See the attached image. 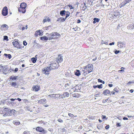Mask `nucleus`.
Wrapping results in <instances>:
<instances>
[{
  "label": "nucleus",
  "instance_id": "1",
  "mask_svg": "<svg viewBox=\"0 0 134 134\" xmlns=\"http://www.w3.org/2000/svg\"><path fill=\"white\" fill-rule=\"evenodd\" d=\"M16 111L14 109L9 108H0V114H3L4 116H10L14 115Z\"/></svg>",
  "mask_w": 134,
  "mask_h": 134
},
{
  "label": "nucleus",
  "instance_id": "2",
  "mask_svg": "<svg viewBox=\"0 0 134 134\" xmlns=\"http://www.w3.org/2000/svg\"><path fill=\"white\" fill-rule=\"evenodd\" d=\"M93 69V66L92 64H88L87 65L84 66L82 69L83 74L86 75L92 72Z\"/></svg>",
  "mask_w": 134,
  "mask_h": 134
},
{
  "label": "nucleus",
  "instance_id": "3",
  "mask_svg": "<svg viewBox=\"0 0 134 134\" xmlns=\"http://www.w3.org/2000/svg\"><path fill=\"white\" fill-rule=\"evenodd\" d=\"M49 40H56L59 38L60 36V35L57 32H53L48 35Z\"/></svg>",
  "mask_w": 134,
  "mask_h": 134
},
{
  "label": "nucleus",
  "instance_id": "4",
  "mask_svg": "<svg viewBox=\"0 0 134 134\" xmlns=\"http://www.w3.org/2000/svg\"><path fill=\"white\" fill-rule=\"evenodd\" d=\"M27 7V4L25 2L21 3L20 7L18 8V11L23 13H25L26 11V8Z\"/></svg>",
  "mask_w": 134,
  "mask_h": 134
},
{
  "label": "nucleus",
  "instance_id": "5",
  "mask_svg": "<svg viewBox=\"0 0 134 134\" xmlns=\"http://www.w3.org/2000/svg\"><path fill=\"white\" fill-rule=\"evenodd\" d=\"M120 14L119 12L117 11L113 10L111 11L109 14V15L111 18H114L115 17L117 16Z\"/></svg>",
  "mask_w": 134,
  "mask_h": 134
},
{
  "label": "nucleus",
  "instance_id": "6",
  "mask_svg": "<svg viewBox=\"0 0 134 134\" xmlns=\"http://www.w3.org/2000/svg\"><path fill=\"white\" fill-rule=\"evenodd\" d=\"M52 69L51 67L49 66V67H47L43 68V72L46 75H48L49 74V72Z\"/></svg>",
  "mask_w": 134,
  "mask_h": 134
},
{
  "label": "nucleus",
  "instance_id": "7",
  "mask_svg": "<svg viewBox=\"0 0 134 134\" xmlns=\"http://www.w3.org/2000/svg\"><path fill=\"white\" fill-rule=\"evenodd\" d=\"M36 130L37 132H42V134H46L47 132L41 127H37Z\"/></svg>",
  "mask_w": 134,
  "mask_h": 134
},
{
  "label": "nucleus",
  "instance_id": "8",
  "mask_svg": "<svg viewBox=\"0 0 134 134\" xmlns=\"http://www.w3.org/2000/svg\"><path fill=\"white\" fill-rule=\"evenodd\" d=\"M12 44L15 47L18 48L20 49L22 48V46L19 44L17 41L14 40L12 42Z\"/></svg>",
  "mask_w": 134,
  "mask_h": 134
},
{
  "label": "nucleus",
  "instance_id": "9",
  "mask_svg": "<svg viewBox=\"0 0 134 134\" xmlns=\"http://www.w3.org/2000/svg\"><path fill=\"white\" fill-rule=\"evenodd\" d=\"M59 66V64L57 62V63L54 62L51 64L50 66L52 69H53L57 68Z\"/></svg>",
  "mask_w": 134,
  "mask_h": 134
},
{
  "label": "nucleus",
  "instance_id": "10",
  "mask_svg": "<svg viewBox=\"0 0 134 134\" xmlns=\"http://www.w3.org/2000/svg\"><path fill=\"white\" fill-rule=\"evenodd\" d=\"M8 9L7 7L5 6L3 8L2 12V14L4 16L7 15L8 14Z\"/></svg>",
  "mask_w": 134,
  "mask_h": 134
},
{
  "label": "nucleus",
  "instance_id": "11",
  "mask_svg": "<svg viewBox=\"0 0 134 134\" xmlns=\"http://www.w3.org/2000/svg\"><path fill=\"white\" fill-rule=\"evenodd\" d=\"M63 61V56L61 55L60 54L58 55L56 59V61L59 64V63L62 62Z\"/></svg>",
  "mask_w": 134,
  "mask_h": 134
},
{
  "label": "nucleus",
  "instance_id": "12",
  "mask_svg": "<svg viewBox=\"0 0 134 134\" xmlns=\"http://www.w3.org/2000/svg\"><path fill=\"white\" fill-rule=\"evenodd\" d=\"M132 0H126V2H123L121 3L119 5V7L120 8H121L122 7L125 6L127 3H129Z\"/></svg>",
  "mask_w": 134,
  "mask_h": 134
},
{
  "label": "nucleus",
  "instance_id": "13",
  "mask_svg": "<svg viewBox=\"0 0 134 134\" xmlns=\"http://www.w3.org/2000/svg\"><path fill=\"white\" fill-rule=\"evenodd\" d=\"M40 89V86L38 85H35L32 87V90L33 91H37Z\"/></svg>",
  "mask_w": 134,
  "mask_h": 134
},
{
  "label": "nucleus",
  "instance_id": "14",
  "mask_svg": "<svg viewBox=\"0 0 134 134\" xmlns=\"http://www.w3.org/2000/svg\"><path fill=\"white\" fill-rule=\"evenodd\" d=\"M48 96L50 97L54 98H59L60 96V95L59 94H50Z\"/></svg>",
  "mask_w": 134,
  "mask_h": 134
},
{
  "label": "nucleus",
  "instance_id": "15",
  "mask_svg": "<svg viewBox=\"0 0 134 134\" xmlns=\"http://www.w3.org/2000/svg\"><path fill=\"white\" fill-rule=\"evenodd\" d=\"M8 29V26L5 24H3L1 27V30L2 31L7 30Z\"/></svg>",
  "mask_w": 134,
  "mask_h": 134
},
{
  "label": "nucleus",
  "instance_id": "16",
  "mask_svg": "<svg viewBox=\"0 0 134 134\" xmlns=\"http://www.w3.org/2000/svg\"><path fill=\"white\" fill-rule=\"evenodd\" d=\"M42 32H40V30H38L35 33V35L36 36H37L38 35L42 36Z\"/></svg>",
  "mask_w": 134,
  "mask_h": 134
},
{
  "label": "nucleus",
  "instance_id": "17",
  "mask_svg": "<svg viewBox=\"0 0 134 134\" xmlns=\"http://www.w3.org/2000/svg\"><path fill=\"white\" fill-rule=\"evenodd\" d=\"M46 101V99L45 98L41 99L38 100V103L40 104H43Z\"/></svg>",
  "mask_w": 134,
  "mask_h": 134
},
{
  "label": "nucleus",
  "instance_id": "18",
  "mask_svg": "<svg viewBox=\"0 0 134 134\" xmlns=\"http://www.w3.org/2000/svg\"><path fill=\"white\" fill-rule=\"evenodd\" d=\"M70 95L69 93L68 92H65L62 95V97L63 98H65L68 97Z\"/></svg>",
  "mask_w": 134,
  "mask_h": 134
},
{
  "label": "nucleus",
  "instance_id": "19",
  "mask_svg": "<svg viewBox=\"0 0 134 134\" xmlns=\"http://www.w3.org/2000/svg\"><path fill=\"white\" fill-rule=\"evenodd\" d=\"M110 91L108 90H106L103 92V93L104 94L107 95L110 93Z\"/></svg>",
  "mask_w": 134,
  "mask_h": 134
},
{
  "label": "nucleus",
  "instance_id": "20",
  "mask_svg": "<svg viewBox=\"0 0 134 134\" xmlns=\"http://www.w3.org/2000/svg\"><path fill=\"white\" fill-rule=\"evenodd\" d=\"M50 20V19L49 17L46 16L45 17V18L43 20V23H45L47 21L49 22Z\"/></svg>",
  "mask_w": 134,
  "mask_h": 134
},
{
  "label": "nucleus",
  "instance_id": "21",
  "mask_svg": "<svg viewBox=\"0 0 134 134\" xmlns=\"http://www.w3.org/2000/svg\"><path fill=\"white\" fill-rule=\"evenodd\" d=\"M73 97L76 98H79L80 97L81 95L80 94L77 93H75L72 95Z\"/></svg>",
  "mask_w": 134,
  "mask_h": 134
},
{
  "label": "nucleus",
  "instance_id": "22",
  "mask_svg": "<svg viewBox=\"0 0 134 134\" xmlns=\"http://www.w3.org/2000/svg\"><path fill=\"white\" fill-rule=\"evenodd\" d=\"M102 85L101 84L100 85H94L93 86V87L94 88H96L98 87L99 89H101L102 88Z\"/></svg>",
  "mask_w": 134,
  "mask_h": 134
},
{
  "label": "nucleus",
  "instance_id": "23",
  "mask_svg": "<svg viewBox=\"0 0 134 134\" xmlns=\"http://www.w3.org/2000/svg\"><path fill=\"white\" fill-rule=\"evenodd\" d=\"M66 19L63 17L60 18H58L57 20V21H64Z\"/></svg>",
  "mask_w": 134,
  "mask_h": 134
},
{
  "label": "nucleus",
  "instance_id": "24",
  "mask_svg": "<svg viewBox=\"0 0 134 134\" xmlns=\"http://www.w3.org/2000/svg\"><path fill=\"white\" fill-rule=\"evenodd\" d=\"M66 11L65 10H63L60 11V14L63 16H64L65 14Z\"/></svg>",
  "mask_w": 134,
  "mask_h": 134
},
{
  "label": "nucleus",
  "instance_id": "25",
  "mask_svg": "<svg viewBox=\"0 0 134 134\" xmlns=\"http://www.w3.org/2000/svg\"><path fill=\"white\" fill-rule=\"evenodd\" d=\"M40 39L41 40H49V38L48 36V37H47L46 36L42 37H40Z\"/></svg>",
  "mask_w": 134,
  "mask_h": 134
},
{
  "label": "nucleus",
  "instance_id": "26",
  "mask_svg": "<svg viewBox=\"0 0 134 134\" xmlns=\"http://www.w3.org/2000/svg\"><path fill=\"white\" fill-rule=\"evenodd\" d=\"M13 123L15 125H19L20 124V122L18 121H14L13 122Z\"/></svg>",
  "mask_w": 134,
  "mask_h": 134
},
{
  "label": "nucleus",
  "instance_id": "27",
  "mask_svg": "<svg viewBox=\"0 0 134 134\" xmlns=\"http://www.w3.org/2000/svg\"><path fill=\"white\" fill-rule=\"evenodd\" d=\"M128 29H134V24L129 25L128 27Z\"/></svg>",
  "mask_w": 134,
  "mask_h": 134
},
{
  "label": "nucleus",
  "instance_id": "28",
  "mask_svg": "<svg viewBox=\"0 0 134 134\" xmlns=\"http://www.w3.org/2000/svg\"><path fill=\"white\" fill-rule=\"evenodd\" d=\"M93 20L94 21H93V23H96V22H98L99 21V19L96 18H94L93 19Z\"/></svg>",
  "mask_w": 134,
  "mask_h": 134
},
{
  "label": "nucleus",
  "instance_id": "29",
  "mask_svg": "<svg viewBox=\"0 0 134 134\" xmlns=\"http://www.w3.org/2000/svg\"><path fill=\"white\" fill-rule=\"evenodd\" d=\"M37 59L36 58H32L31 59V60L33 63H35L36 62Z\"/></svg>",
  "mask_w": 134,
  "mask_h": 134
},
{
  "label": "nucleus",
  "instance_id": "30",
  "mask_svg": "<svg viewBox=\"0 0 134 134\" xmlns=\"http://www.w3.org/2000/svg\"><path fill=\"white\" fill-rule=\"evenodd\" d=\"M75 74L77 76H79L80 74V71L79 70H76V71L75 72Z\"/></svg>",
  "mask_w": 134,
  "mask_h": 134
},
{
  "label": "nucleus",
  "instance_id": "31",
  "mask_svg": "<svg viewBox=\"0 0 134 134\" xmlns=\"http://www.w3.org/2000/svg\"><path fill=\"white\" fill-rule=\"evenodd\" d=\"M4 55L6 57H7V56H8V58L9 59H10L12 57L11 55L10 54H4Z\"/></svg>",
  "mask_w": 134,
  "mask_h": 134
},
{
  "label": "nucleus",
  "instance_id": "32",
  "mask_svg": "<svg viewBox=\"0 0 134 134\" xmlns=\"http://www.w3.org/2000/svg\"><path fill=\"white\" fill-rule=\"evenodd\" d=\"M10 85L12 86L15 87L17 85V84L16 82H12L10 83Z\"/></svg>",
  "mask_w": 134,
  "mask_h": 134
},
{
  "label": "nucleus",
  "instance_id": "33",
  "mask_svg": "<svg viewBox=\"0 0 134 134\" xmlns=\"http://www.w3.org/2000/svg\"><path fill=\"white\" fill-rule=\"evenodd\" d=\"M16 79V76H12L10 77V79H12V80H15Z\"/></svg>",
  "mask_w": 134,
  "mask_h": 134
},
{
  "label": "nucleus",
  "instance_id": "34",
  "mask_svg": "<svg viewBox=\"0 0 134 134\" xmlns=\"http://www.w3.org/2000/svg\"><path fill=\"white\" fill-rule=\"evenodd\" d=\"M68 115L71 118H73L74 116L76 117L77 116L76 115V116H74L73 114L71 113H68Z\"/></svg>",
  "mask_w": 134,
  "mask_h": 134
},
{
  "label": "nucleus",
  "instance_id": "35",
  "mask_svg": "<svg viewBox=\"0 0 134 134\" xmlns=\"http://www.w3.org/2000/svg\"><path fill=\"white\" fill-rule=\"evenodd\" d=\"M67 14L66 15V16L65 17V19H66L70 15V13L69 12V11H67Z\"/></svg>",
  "mask_w": 134,
  "mask_h": 134
},
{
  "label": "nucleus",
  "instance_id": "36",
  "mask_svg": "<svg viewBox=\"0 0 134 134\" xmlns=\"http://www.w3.org/2000/svg\"><path fill=\"white\" fill-rule=\"evenodd\" d=\"M98 82H100L102 83L103 84H104L105 82L104 81L101 80L100 79H98Z\"/></svg>",
  "mask_w": 134,
  "mask_h": 134
},
{
  "label": "nucleus",
  "instance_id": "37",
  "mask_svg": "<svg viewBox=\"0 0 134 134\" xmlns=\"http://www.w3.org/2000/svg\"><path fill=\"white\" fill-rule=\"evenodd\" d=\"M23 134H30V132L28 131H24L23 132Z\"/></svg>",
  "mask_w": 134,
  "mask_h": 134
},
{
  "label": "nucleus",
  "instance_id": "38",
  "mask_svg": "<svg viewBox=\"0 0 134 134\" xmlns=\"http://www.w3.org/2000/svg\"><path fill=\"white\" fill-rule=\"evenodd\" d=\"M45 28L46 30H49L51 28V26H48L45 27Z\"/></svg>",
  "mask_w": 134,
  "mask_h": 134
},
{
  "label": "nucleus",
  "instance_id": "39",
  "mask_svg": "<svg viewBox=\"0 0 134 134\" xmlns=\"http://www.w3.org/2000/svg\"><path fill=\"white\" fill-rule=\"evenodd\" d=\"M114 90L116 92H118L119 91V90L118 89V88L117 87H115V88L114 89Z\"/></svg>",
  "mask_w": 134,
  "mask_h": 134
},
{
  "label": "nucleus",
  "instance_id": "40",
  "mask_svg": "<svg viewBox=\"0 0 134 134\" xmlns=\"http://www.w3.org/2000/svg\"><path fill=\"white\" fill-rule=\"evenodd\" d=\"M4 40H5L6 41H8V37L7 36H4Z\"/></svg>",
  "mask_w": 134,
  "mask_h": 134
},
{
  "label": "nucleus",
  "instance_id": "41",
  "mask_svg": "<svg viewBox=\"0 0 134 134\" xmlns=\"http://www.w3.org/2000/svg\"><path fill=\"white\" fill-rule=\"evenodd\" d=\"M67 6L69 7H70V9H74V7H73L71 5H70V4H69V5H67Z\"/></svg>",
  "mask_w": 134,
  "mask_h": 134
},
{
  "label": "nucleus",
  "instance_id": "42",
  "mask_svg": "<svg viewBox=\"0 0 134 134\" xmlns=\"http://www.w3.org/2000/svg\"><path fill=\"white\" fill-rule=\"evenodd\" d=\"M24 102L26 103V102H29V100L26 99H23Z\"/></svg>",
  "mask_w": 134,
  "mask_h": 134
},
{
  "label": "nucleus",
  "instance_id": "43",
  "mask_svg": "<svg viewBox=\"0 0 134 134\" xmlns=\"http://www.w3.org/2000/svg\"><path fill=\"white\" fill-rule=\"evenodd\" d=\"M23 44L24 46H25L27 45V43L25 41H23Z\"/></svg>",
  "mask_w": 134,
  "mask_h": 134
},
{
  "label": "nucleus",
  "instance_id": "44",
  "mask_svg": "<svg viewBox=\"0 0 134 134\" xmlns=\"http://www.w3.org/2000/svg\"><path fill=\"white\" fill-rule=\"evenodd\" d=\"M57 120L59 122H63V120L60 119H59Z\"/></svg>",
  "mask_w": 134,
  "mask_h": 134
},
{
  "label": "nucleus",
  "instance_id": "45",
  "mask_svg": "<svg viewBox=\"0 0 134 134\" xmlns=\"http://www.w3.org/2000/svg\"><path fill=\"white\" fill-rule=\"evenodd\" d=\"M109 128V125L106 126L105 127V129L107 130Z\"/></svg>",
  "mask_w": 134,
  "mask_h": 134
},
{
  "label": "nucleus",
  "instance_id": "46",
  "mask_svg": "<svg viewBox=\"0 0 134 134\" xmlns=\"http://www.w3.org/2000/svg\"><path fill=\"white\" fill-rule=\"evenodd\" d=\"M116 126L117 127H118L120 126L121 125H120V124L119 123H117L116 124Z\"/></svg>",
  "mask_w": 134,
  "mask_h": 134
},
{
  "label": "nucleus",
  "instance_id": "47",
  "mask_svg": "<svg viewBox=\"0 0 134 134\" xmlns=\"http://www.w3.org/2000/svg\"><path fill=\"white\" fill-rule=\"evenodd\" d=\"M44 122L43 121H39L38 122V123L39 124H41L42 123Z\"/></svg>",
  "mask_w": 134,
  "mask_h": 134
},
{
  "label": "nucleus",
  "instance_id": "48",
  "mask_svg": "<svg viewBox=\"0 0 134 134\" xmlns=\"http://www.w3.org/2000/svg\"><path fill=\"white\" fill-rule=\"evenodd\" d=\"M48 130L49 131L51 132H52L53 131V129L52 128H49L48 129Z\"/></svg>",
  "mask_w": 134,
  "mask_h": 134
},
{
  "label": "nucleus",
  "instance_id": "49",
  "mask_svg": "<svg viewBox=\"0 0 134 134\" xmlns=\"http://www.w3.org/2000/svg\"><path fill=\"white\" fill-rule=\"evenodd\" d=\"M132 83H134V82H132L129 81V82L127 83V85H129L130 84H131Z\"/></svg>",
  "mask_w": 134,
  "mask_h": 134
},
{
  "label": "nucleus",
  "instance_id": "50",
  "mask_svg": "<svg viewBox=\"0 0 134 134\" xmlns=\"http://www.w3.org/2000/svg\"><path fill=\"white\" fill-rule=\"evenodd\" d=\"M119 52V51H116L115 53V54H117Z\"/></svg>",
  "mask_w": 134,
  "mask_h": 134
},
{
  "label": "nucleus",
  "instance_id": "51",
  "mask_svg": "<svg viewBox=\"0 0 134 134\" xmlns=\"http://www.w3.org/2000/svg\"><path fill=\"white\" fill-rule=\"evenodd\" d=\"M108 86L110 87H112L113 86V85L112 84H109Z\"/></svg>",
  "mask_w": 134,
  "mask_h": 134
},
{
  "label": "nucleus",
  "instance_id": "52",
  "mask_svg": "<svg viewBox=\"0 0 134 134\" xmlns=\"http://www.w3.org/2000/svg\"><path fill=\"white\" fill-rule=\"evenodd\" d=\"M114 42H113L111 43H110L109 44V45L110 46L113 45H114Z\"/></svg>",
  "mask_w": 134,
  "mask_h": 134
},
{
  "label": "nucleus",
  "instance_id": "53",
  "mask_svg": "<svg viewBox=\"0 0 134 134\" xmlns=\"http://www.w3.org/2000/svg\"><path fill=\"white\" fill-rule=\"evenodd\" d=\"M81 21L80 20L78 19L77 21V23H79L81 22Z\"/></svg>",
  "mask_w": 134,
  "mask_h": 134
},
{
  "label": "nucleus",
  "instance_id": "54",
  "mask_svg": "<svg viewBox=\"0 0 134 134\" xmlns=\"http://www.w3.org/2000/svg\"><path fill=\"white\" fill-rule=\"evenodd\" d=\"M123 119L124 120H127L128 119L126 117H124L123 118Z\"/></svg>",
  "mask_w": 134,
  "mask_h": 134
},
{
  "label": "nucleus",
  "instance_id": "55",
  "mask_svg": "<svg viewBox=\"0 0 134 134\" xmlns=\"http://www.w3.org/2000/svg\"><path fill=\"white\" fill-rule=\"evenodd\" d=\"M18 70V69L17 68H16L15 69L14 71L16 72H17Z\"/></svg>",
  "mask_w": 134,
  "mask_h": 134
},
{
  "label": "nucleus",
  "instance_id": "56",
  "mask_svg": "<svg viewBox=\"0 0 134 134\" xmlns=\"http://www.w3.org/2000/svg\"><path fill=\"white\" fill-rule=\"evenodd\" d=\"M103 43L104 44H105L106 45H108V42H107L106 41H105Z\"/></svg>",
  "mask_w": 134,
  "mask_h": 134
},
{
  "label": "nucleus",
  "instance_id": "57",
  "mask_svg": "<svg viewBox=\"0 0 134 134\" xmlns=\"http://www.w3.org/2000/svg\"><path fill=\"white\" fill-rule=\"evenodd\" d=\"M133 90L132 89H131L130 90V92L131 93H132L133 92Z\"/></svg>",
  "mask_w": 134,
  "mask_h": 134
},
{
  "label": "nucleus",
  "instance_id": "58",
  "mask_svg": "<svg viewBox=\"0 0 134 134\" xmlns=\"http://www.w3.org/2000/svg\"><path fill=\"white\" fill-rule=\"evenodd\" d=\"M124 70H122V69L118 71L119 72H124Z\"/></svg>",
  "mask_w": 134,
  "mask_h": 134
},
{
  "label": "nucleus",
  "instance_id": "59",
  "mask_svg": "<svg viewBox=\"0 0 134 134\" xmlns=\"http://www.w3.org/2000/svg\"><path fill=\"white\" fill-rule=\"evenodd\" d=\"M17 99L19 101H20L21 100V99H20V98H18Z\"/></svg>",
  "mask_w": 134,
  "mask_h": 134
},
{
  "label": "nucleus",
  "instance_id": "60",
  "mask_svg": "<svg viewBox=\"0 0 134 134\" xmlns=\"http://www.w3.org/2000/svg\"><path fill=\"white\" fill-rule=\"evenodd\" d=\"M111 93L113 94H114L115 93V92L113 91H111Z\"/></svg>",
  "mask_w": 134,
  "mask_h": 134
},
{
  "label": "nucleus",
  "instance_id": "61",
  "mask_svg": "<svg viewBox=\"0 0 134 134\" xmlns=\"http://www.w3.org/2000/svg\"><path fill=\"white\" fill-rule=\"evenodd\" d=\"M45 107H47L48 106V105H43Z\"/></svg>",
  "mask_w": 134,
  "mask_h": 134
},
{
  "label": "nucleus",
  "instance_id": "62",
  "mask_svg": "<svg viewBox=\"0 0 134 134\" xmlns=\"http://www.w3.org/2000/svg\"><path fill=\"white\" fill-rule=\"evenodd\" d=\"M118 45H120L121 44H122V43H121L119 42L118 43Z\"/></svg>",
  "mask_w": 134,
  "mask_h": 134
},
{
  "label": "nucleus",
  "instance_id": "63",
  "mask_svg": "<svg viewBox=\"0 0 134 134\" xmlns=\"http://www.w3.org/2000/svg\"><path fill=\"white\" fill-rule=\"evenodd\" d=\"M102 116H103V119H105V118H106V116H104V115H102Z\"/></svg>",
  "mask_w": 134,
  "mask_h": 134
},
{
  "label": "nucleus",
  "instance_id": "64",
  "mask_svg": "<svg viewBox=\"0 0 134 134\" xmlns=\"http://www.w3.org/2000/svg\"><path fill=\"white\" fill-rule=\"evenodd\" d=\"M27 29V25H26L25 26V29Z\"/></svg>",
  "mask_w": 134,
  "mask_h": 134
}]
</instances>
